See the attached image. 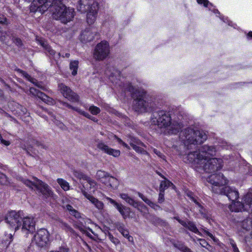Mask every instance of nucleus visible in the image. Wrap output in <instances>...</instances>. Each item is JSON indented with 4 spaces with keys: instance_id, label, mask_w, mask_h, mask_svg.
<instances>
[{
    "instance_id": "bf43d9fd",
    "label": "nucleus",
    "mask_w": 252,
    "mask_h": 252,
    "mask_svg": "<svg viewBox=\"0 0 252 252\" xmlns=\"http://www.w3.org/2000/svg\"><path fill=\"white\" fill-rule=\"evenodd\" d=\"M200 241V244L202 247L204 248H207V246L208 245V243L204 239H199Z\"/></svg>"
},
{
    "instance_id": "de8ad7c7",
    "label": "nucleus",
    "mask_w": 252,
    "mask_h": 252,
    "mask_svg": "<svg viewBox=\"0 0 252 252\" xmlns=\"http://www.w3.org/2000/svg\"><path fill=\"white\" fill-rule=\"evenodd\" d=\"M108 237L109 240L114 243L115 245H117L120 243V241L118 239L114 237L111 233H109L108 234Z\"/></svg>"
},
{
    "instance_id": "c85d7f7f",
    "label": "nucleus",
    "mask_w": 252,
    "mask_h": 252,
    "mask_svg": "<svg viewBox=\"0 0 252 252\" xmlns=\"http://www.w3.org/2000/svg\"><path fill=\"white\" fill-rule=\"evenodd\" d=\"M106 182L104 184L108 187L111 189H116L119 185V182L118 180L113 176H109L108 179L106 180Z\"/></svg>"
},
{
    "instance_id": "ea45409f",
    "label": "nucleus",
    "mask_w": 252,
    "mask_h": 252,
    "mask_svg": "<svg viewBox=\"0 0 252 252\" xmlns=\"http://www.w3.org/2000/svg\"><path fill=\"white\" fill-rule=\"evenodd\" d=\"M139 146H144V144L143 145H134L132 143H131V146L132 147V148L137 153H140L141 154L143 155H148V152L142 148L140 147Z\"/></svg>"
},
{
    "instance_id": "79ce46f5",
    "label": "nucleus",
    "mask_w": 252,
    "mask_h": 252,
    "mask_svg": "<svg viewBox=\"0 0 252 252\" xmlns=\"http://www.w3.org/2000/svg\"><path fill=\"white\" fill-rule=\"evenodd\" d=\"M73 175L75 177L77 178L78 179L82 180V182H84L86 179H88V177L87 175L84 174L82 172L75 170L73 171Z\"/></svg>"
},
{
    "instance_id": "37998d69",
    "label": "nucleus",
    "mask_w": 252,
    "mask_h": 252,
    "mask_svg": "<svg viewBox=\"0 0 252 252\" xmlns=\"http://www.w3.org/2000/svg\"><path fill=\"white\" fill-rule=\"evenodd\" d=\"M89 111L91 112L92 114L94 115H96L100 113V109L99 108L95 106L91 105L89 108Z\"/></svg>"
},
{
    "instance_id": "3c124183",
    "label": "nucleus",
    "mask_w": 252,
    "mask_h": 252,
    "mask_svg": "<svg viewBox=\"0 0 252 252\" xmlns=\"http://www.w3.org/2000/svg\"><path fill=\"white\" fill-rule=\"evenodd\" d=\"M6 33L1 32L0 30V41L6 43Z\"/></svg>"
},
{
    "instance_id": "b1692460",
    "label": "nucleus",
    "mask_w": 252,
    "mask_h": 252,
    "mask_svg": "<svg viewBox=\"0 0 252 252\" xmlns=\"http://www.w3.org/2000/svg\"><path fill=\"white\" fill-rule=\"evenodd\" d=\"M188 196L190 198V199L193 201L197 205V208L198 209L199 212L201 214L202 217L206 219H208L210 217L208 214L206 213V210L203 208V207L201 205V204L197 201V199L193 196V195L191 192H189L188 194Z\"/></svg>"
},
{
    "instance_id": "09e8293b",
    "label": "nucleus",
    "mask_w": 252,
    "mask_h": 252,
    "mask_svg": "<svg viewBox=\"0 0 252 252\" xmlns=\"http://www.w3.org/2000/svg\"><path fill=\"white\" fill-rule=\"evenodd\" d=\"M47 112L48 113V114L51 116V117L52 118V120L53 121H54V123L58 125L60 127H62L63 125L62 123H60L59 122H58V121H57L56 119H55V116L54 115V114H53L52 112H50V111H47Z\"/></svg>"
},
{
    "instance_id": "c756f323",
    "label": "nucleus",
    "mask_w": 252,
    "mask_h": 252,
    "mask_svg": "<svg viewBox=\"0 0 252 252\" xmlns=\"http://www.w3.org/2000/svg\"><path fill=\"white\" fill-rule=\"evenodd\" d=\"M110 176V174L101 170H98L96 173L95 178L97 180H99L102 183L106 182V180L108 179Z\"/></svg>"
},
{
    "instance_id": "aec40b11",
    "label": "nucleus",
    "mask_w": 252,
    "mask_h": 252,
    "mask_svg": "<svg viewBox=\"0 0 252 252\" xmlns=\"http://www.w3.org/2000/svg\"><path fill=\"white\" fill-rule=\"evenodd\" d=\"M94 29L93 27L86 28L80 34V39L82 42H88L93 40L95 35Z\"/></svg>"
},
{
    "instance_id": "7ed1b4c3",
    "label": "nucleus",
    "mask_w": 252,
    "mask_h": 252,
    "mask_svg": "<svg viewBox=\"0 0 252 252\" xmlns=\"http://www.w3.org/2000/svg\"><path fill=\"white\" fill-rule=\"evenodd\" d=\"M179 138L187 149H190L192 148V146L202 143L207 139V136L203 130H195L191 128H188L181 131Z\"/></svg>"
},
{
    "instance_id": "0eeeda50",
    "label": "nucleus",
    "mask_w": 252,
    "mask_h": 252,
    "mask_svg": "<svg viewBox=\"0 0 252 252\" xmlns=\"http://www.w3.org/2000/svg\"><path fill=\"white\" fill-rule=\"evenodd\" d=\"M243 202L240 201L232 202L229 205V209L232 212H242L243 211L252 212V196L251 193L247 194L243 197Z\"/></svg>"
},
{
    "instance_id": "a18cd8bd",
    "label": "nucleus",
    "mask_w": 252,
    "mask_h": 252,
    "mask_svg": "<svg viewBox=\"0 0 252 252\" xmlns=\"http://www.w3.org/2000/svg\"><path fill=\"white\" fill-rule=\"evenodd\" d=\"M128 141L130 146H131V143H132L134 145H143V143L142 142H141L138 139L134 138V137H129L128 140Z\"/></svg>"
},
{
    "instance_id": "4468645a",
    "label": "nucleus",
    "mask_w": 252,
    "mask_h": 252,
    "mask_svg": "<svg viewBox=\"0 0 252 252\" xmlns=\"http://www.w3.org/2000/svg\"><path fill=\"white\" fill-rule=\"evenodd\" d=\"M59 89L63 96L69 101L73 102H77L79 101V96L76 94L72 92L67 86L63 84H59Z\"/></svg>"
},
{
    "instance_id": "c9c22d12",
    "label": "nucleus",
    "mask_w": 252,
    "mask_h": 252,
    "mask_svg": "<svg viewBox=\"0 0 252 252\" xmlns=\"http://www.w3.org/2000/svg\"><path fill=\"white\" fill-rule=\"evenodd\" d=\"M174 246L183 252H193L189 248L181 242L174 244Z\"/></svg>"
},
{
    "instance_id": "9d476101",
    "label": "nucleus",
    "mask_w": 252,
    "mask_h": 252,
    "mask_svg": "<svg viewBox=\"0 0 252 252\" xmlns=\"http://www.w3.org/2000/svg\"><path fill=\"white\" fill-rule=\"evenodd\" d=\"M207 180L213 186L212 190L215 193L216 189H221L227 183V180L224 177L223 174L220 173L211 175L207 178Z\"/></svg>"
},
{
    "instance_id": "4d7b16f0",
    "label": "nucleus",
    "mask_w": 252,
    "mask_h": 252,
    "mask_svg": "<svg viewBox=\"0 0 252 252\" xmlns=\"http://www.w3.org/2000/svg\"><path fill=\"white\" fill-rule=\"evenodd\" d=\"M153 152L159 157L164 159L165 156L160 152H159V151L157 150L156 149H154Z\"/></svg>"
},
{
    "instance_id": "4c0bfd02",
    "label": "nucleus",
    "mask_w": 252,
    "mask_h": 252,
    "mask_svg": "<svg viewBox=\"0 0 252 252\" xmlns=\"http://www.w3.org/2000/svg\"><path fill=\"white\" fill-rule=\"evenodd\" d=\"M252 221L251 218H248L242 222V227L247 230L252 229Z\"/></svg>"
},
{
    "instance_id": "774afa93",
    "label": "nucleus",
    "mask_w": 252,
    "mask_h": 252,
    "mask_svg": "<svg viewBox=\"0 0 252 252\" xmlns=\"http://www.w3.org/2000/svg\"><path fill=\"white\" fill-rule=\"evenodd\" d=\"M205 248L210 252H213V247L209 244L207 246V248Z\"/></svg>"
},
{
    "instance_id": "473e14b6",
    "label": "nucleus",
    "mask_w": 252,
    "mask_h": 252,
    "mask_svg": "<svg viewBox=\"0 0 252 252\" xmlns=\"http://www.w3.org/2000/svg\"><path fill=\"white\" fill-rule=\"evenodd\" d=\"M38 42L39 44L45 49L46 52H48L50 55L52 56L55 55V51L51 48L50 46H49L48 43L46 41L41 39L38 40Z\"/></svg>"
},
{
    "instance_id": "c03bdc74",
    "label": "nucleus",
    "mask_w": 252,
    "mask_h": 252,
    "mask_svg": "<svg viewBox=\"0 0 252 252\" xmlns=\"http://www.w3.org/2000/svg\"><path fill=\"white\" fill-rule=\"evenodd\" d=\"M0 184L3 185H7L9 181L6 175L0 172Z\"/></svg>"
},
{
    "instance_id": "338daca9",
    "label": "nucleus",
    "mask_w": 252,
    "mask_h": 252,
    "mask_svg": "<svg viewBox=\"0 0 252 252\" xmlns=\"http://www.w3.org/2000/svg\"><path fill=\"white\" fill-rule=\"evenodd\" d=\"M204 232L205 233V234L208 236L209 237H210L211 238H212V239H213L214 240H215V238L214 237V236L212 234H211V233H210L208 231L206 230H204Z\"/></svg>"
},
{
    "instance_id": "6e6552de",
    "label": "nucleus",
    "mask_w": 252,
    "mask_h": 252,
    "mask_svg": "<svg viewBox=\"0 0 252 252\" xmlns=\"http://www.w3.org/2000/svg\"><path fill=\"white\" fill-rule=\"evenodd\" d=\"M212 156H209L206 160L199 166L204 171L208 173H214L220 169L222 167V160L220 158H211Z\"/></svg>"
},
{
    "instance_id": "052dcab7",
    "label": "nucleus",
    "mask_w": 252,
    "mask_h": 252,
    "mask_svg": "<svg viewBox=\"0 0 252 252\" xmlns=\"http://www.w3.org/2000/svg\"><path fill=\"white\" fill-rule=\"evenodd\" d=\"M34 82H35V83H32L34 85H35V86H36L37 87H38L43 90H44V87L43 86H42L41 83L38 82L35 79H34Z\"/></svg>"
},
{
    "instance_id": "a878e982",
    "label": "nucleus",
    "mask_w": 252,
    "mask_h": 252,
    "mask_svg": "<svg viewBox=\"0 0 252 252\" xmlns=\"http://www.w3.org/2000/svg\"><path fill=\"white\" fill-rule=\"evenodd\" d=\"M60 102L63 106L67 107L68 108L72 109L76 111V112H77L79 114L85 116V117H86L89 119H92V117L88 113L85 112L84 111H83L78 108L73 107L71 105H70L69 104H68L66 102H64L63 101H60Z\"/></svg>"
},
{
    "instance_id": "412c9836",
    "label": "nucleus",
    "mask_w": 252,
    "mask_h": 252,
    "mask_svg": "<svg viewBox=\"0 0 252 252\" xmlns=\"http://www.w3.org/2000/svg\"><path fill=\"white\" fill-rule=\"evenodd\" d=\"M97 147L104 153L114 157H118L120 155L121 153L119 150L113 149L102 142H99Z\"/></svg>"
},
{
    "instance_id": "9b49d317",
    "label": "nucleus",
    "mask_w": 252,
    "mask_h": 252,
    "mask_svg": "<svg viewBox=\"0 0 252 252\" xmlns=\"http://www.w3.org/2000/svg\"><path fill=\"white\" fill-rule=\"evenodd\" d=\"M55 0H33L30 6L32 12L39 11L43 13L51 6H53Z\"/></svg>"
},
{
    "instance_id": "f3484780",
    "label": "nucleus",
    "mask_w": 252,
    "mask_h": 252,
    "mask_svg": "<svg viewBox=\"0 0 252 252\" xmlns=\"http://www.w3.org/2000/svg\"><path fill=\"white\" fill-rule=\"evenodd\" d=\"M22 220L23 224L21 229L23 232H32L35 230V221L33 218L24 216Z\"/></svg>"
},
{
    "instance_id": "864d4df0",
    "label": "nucleus",
    "mask_w": 252,
    "mask_h": 252,
    "mask_svg": "<svg viewBox=\"0 0 252 252\" xmlns=\"http://www.w3.org/2000/svg\"><path fill=\"white\" fill-rule=\"evenodd\" d=\"M160 192L158 195V202L161 203L164 201V191L159 190Z\"/></svg>"
},
{
    "instance_id": "58836bf2",
    "label": "nucleus",
    "mask_w": 252,
    "mask_h": 252,
    "mask_svg": "<svg viewBox=\"0 0 252 252\" xmlns=\"http://www.w3.org/2000/svg\"><path fill=\"white\" fill-rule=\"evenodd\" d=\"M79 62L77 61H71L70 63V69L72 70V74L74 76L77 74Z\"/></svg>"
},
{
    "instance_id": "f704fd0d",
    "label": "nucleus",
    "mask_w": 252,
    "mask_h": 252,
    "mask_svg": "<svg viewBox=\"0 0 252 252\" xmlns=\"http://www.w3.org/2000/svg\"><path fill=\"white\" fill-rule=\"evenodd\" d=\"M58 184L61 186V188L64 191H67L70 189L69 183L65 180L62 178H58L57 180Z\"/></svg>"
},
{
    "instance_id": "20e7f679",
    "label": "nucleus",
    "mask_w": 252,
    "mask_h": 252,
    "mask_svg": "<svg viewBox=\"0 0 252 252\" xmlns=\"http://www.w3.org/2000/svg\"><path fill=\"white\" fill-rule=\"evenodd\" d=\"M126 89L131 93L134 99L133 107L136 111L145 112L150 109V105L145 99L146 92L142 89H136L129 84Z\"/></svg>"
},
{
    "instance_id": "39448f33",
    "label": "nucleus",
    "mask_w": 252,
    "mask_h": 252,
    "mask_svg": "<svg viewBox=\"0 0 252 252\" xmlns=\"http://www.w3.org/2000/svg\"><path fill=\"white\" fill-rule=\"evenodd\" d=\"M65 0H55L53 5V17L63 23L71 21L74 16L73 8L66 7L63 3Z\"/></svg>"
},
{
    "instance_id": "7c9ffc66",
    "label": "nucleus",
    "mask_w": 252,
    "mask_h": 252,
    "mask_svg": "<svg viewBox=\"0 0 252 252\" xmlns=\"http://www.w3.org/2000/svg\"><path fill=\"white\" fill-rule=\"evenodd\" d=\"M120 197L125 200L128 204L134 208H138L139 206V203L135 201L133 199L131 198L126 193H121L120 194Z\"/></svg>"
},
{
    "instance_id": "2f4dec72",
    "label": "nucleus",
    "mask_w": 252,
    "mask_h": 252,
    "mask_svg": "<svg viewBox=\"0 0 252 252\" xmlns=\"http://www.w3.org/2000/svg\"><path fill=\"white\" fill-rule=\"evenodd\" d=\"M138 195L146 204H147L154 210H158L160 209V207L159 205L151 201L150 199H149L146 196H145L143 194L138 192Z\"/></svg>"
},
{
    "instance_id": "5fc2aeb1",
    "label": "nucleus",
    "mask_w": 252,
    "mask_h": 252,
    "mask_svg": "<svg viewBox=\"0 0 252 252\" xmlns=\"http://www.w3.org/2000/svg\"><path fill=\"white\" fill-rule=\"evenodd\" d=\"M13 42L18 46L21 47L23 45L22 41L21 39L14 38L13 39Z\"/></svg>"
},
{
    "instance_id": "603ef678",
    "label": "nucleus",
    "mask_w": 252,
    "mask_h": 252,
    "mask_svg": "<svg viewBox=\"0 0 252 252\" xmlns=\"http://www.w3.org/2000/svg\"><path fill=\"white\" fill-rule=\"evenodd\" d=\"M69 250L67 248L64 247H61L58 250L51 251L50 252H68Z\"/></svg>"
},
{
    "instance_id": "13d9d810",
    "label": "nucleus",
    "mask_w": 252,
    "mask_h": 252,
    "mask_svg": "<svg viewBox=\"0 0 252 252\" xmlns=\"http://www.w3.org/2000/svg\"><path fill=\"white\" fill-rule=\"evenodd\" d=\"M197 1L198 4H203L204 6L205 7H207L208 4H209V2L208 0H197Z\"/></svg>"
},
{
    "instance_id": "f257e3e1",
    "label": "nucleus",
    "mask_w": 252,
    "mask_h": 252,
    "mask_svg": "<svg viewBox=\"0 0 252 252\" xmlns=\"http://www.w3.org/2000/svg\"><path fill=\"white\" fill-rule=\"evenodd\" d=\"M152 124L160 128H165V132L168 134H176L181 128L180 124L176 122H171V117L167 112L160 110L154 112L151 118Z\"/></svg>"
},
{
    "instance_id": "1a4fd4ad",
    "label": "nucleus",
    "mask_w": 252,
    "mask_h": 252,
    "mask_svg": "<svg viewBox=\"0 0 252 252\" xmlns=\"http://www.w3.org/2000/svg\"><path fill=\"white\" fill-rule=\"evenodd\" d=\"M23 211L16 212L11 211L8 212L5 216L6 222L12 227L15 228V230L19 229L21 226V220L24 217Z\"/></svg>"
},
{
    "instance_id": "69168bd1",
    "label": "nucleus",
    "mask_w": 252,
    "mask_h": 252,
    "mask_svg": "<svg viewBox=\"0 0 252 252\" xmlns=\"http://www.w3.org/2000/svg\"><path fill=\"white\" fill-rule=\"evenodd\" d=\"M229 243L230 244V245L231 246L232 249L237 246L234 241L231 239H230L229 240Z\"/></svg>"
},
{
    "instance_id": "6e6d98bb",
    "label": "nucleus",
    "mask_w": 252,
    "mask_h": 252,
    "mask_svg": "<svg viewBox=\"0 0 252 252\" xmlns=\"http://www.w3.org/2000/svg\"><path fill=\"white\" fill-rule=\"evenodd\" d=\"M63 228L67 231H69L70 232H73V229L70 227L67 224L64 223H63Z\"/></svg>"
},
{
    "instance_id": "5701e85b",
    "label": "nucleus",
    "mask_w": 252,
    "mask_h": 252,
    "mask_svg": "<svg viewBox=\"0 0 252 252\" xmlns=\"http://www.w3.org/2000/svg\"><path fill=\"white\" fill-rule=\"evenodd\" d=\"M83 194L98 210H101L104 208V204L91 194L88 193L84 189H81Z\"/></svg>"
},
{
    "instance_id": "a19ab883",
    "label": "nucleus",
    "mask_w": 252,
    "mask_h": 252,
    "mask_svg": "<svg viewBox=\"0 0 252 252\" xmlns=\"http://www.w3.org/2000/svg\"><path fill=\"white\" fill-rule=\"evenodd\" d=\"M66 208V209L69 211L70 214L74 216L76 218H79L81 217L80 214L77 211L74 209L71 205H67Z\"/></svg>"
},
{
    "instance_id": "e433bc0d",
    "label": "nucleus",
    "mask_w": 252,
    "mask_h": 252,
    "mask_svg": "<svg viewBox=\"0 0 252 252\" xmlns=\"http://www.w3.org/2000/svg\"><path fill=\"white\" fill-rule=\"evenodd\" d=\"M173 186L174 187L173 184L170 182L169 180H167L166 178L164 181H162L160 182V186H159V190L164 191L167 188Z\"/></svg>"
},
{
    "instance_id": "4be33fe9",
    "label": "nucleus",
    "mask_w": 252,
    "mask_h": 252,
    "mask_svg": "<svg viewBox=\"0 0 252 252\" xmlns=\"http://www.w3.org/2000/svg\"><path fill=\"white\" fill-rule=\"evenodd\" d=\"M94 3H98L94 0H79L77 9L81 12H86L93 7Z\"/></svg>"
},
{
    "instance_id": "bb28decb",
    "label": "nucleus",
    "mask_w": 252,
    "mask_h": 252,
    "mask_svg": "<svg viewBox=\"0 0 252 252\" xmlns=\"http://www.w3.org/2000/svg\"><path fill=\"white\" fill-rule=\"evenodd\" d=\"M81 184L83 186L82 189H84L86 191V188H89L90 189H95L96 186V183L93 180L91 179L89 177H88V179L83 182H81Z\"/></svg>"
},
{
    "instance_id": "cd10ccee",
    "label": "nucleus",
    "mask_w": 252,
    "mask_h": 252,
    "mask_svg": "<svg viewBox=\"0 0 252 252\" xmlns=\"http://www.w3.org/2000/svg\"><path fill=\"white\" fill-rule=\"evenodd\" d=\"M149 221L155 225L166 226L167 223L161 219L154 215H150V218L148 219Z\"/></svg>"
},
{
    "instance_id": "72a5a7b5",
    "label": "nucleus",
    "mask_w": 252,
    "mask_h": 252,
    "mask_svg": "<svg viewBox=\"0 0 252 252\" xmlns=\"http://www.w3.org/2000/svg\"><path fill=\"white\" fill-rule=\"evenodd\" d=\"M184 226L188 228L190 231L201 236V233L199 231L198 229L196 226V225L193 222L188 221V222H186V225Z\"/></svg>"
},
{
    "instance_id": "f03ea898",
    "label": "nucleus",
    "mask_w": 252,
    "mask_h": 252,
    "mask_svg": "<svg viewBox=\"0 0 252 252\" xmlns=\"http://www.w3.org/2000/svg\"><path fill=\"white\" fill-rule=\"evenodd\" d=\"M216 154V148L208 145L203 146L198 151L189 152L184 157L185 162L192 163L196 167L202 166L210 156H214Z\"/></svg>"
},
{
    "instance_id": "a211bd4d",
    "label": "nucleus",
    "mask_w": 252,
    "mask_h": 252,
    "mask_svg": "<svg viewBox=\"0 0 252 252\" xmlns=\"http://www.w3.org/2000/svg\"><path fill=\"white\" fill-rule=\"evenodd\" d=\"M99 10L98 3H94L93 7L90 10H87L86 20L89 25L93 24L96 20L97 12Z\"/></svg>"
},
{
    "instance_id": "dca6fc26",
    "label": "nucleus",
    "mask_w": 252,
    "mask_h": 252,
    "mask_svg": "<svg viewBox=\"0 0 252 252\" xmlns=\"http://www.w3.org/2000/svg\"><path fill=\"white\" fill-rule=\"evenodd\" d=\"M30 94L34 96H37L45 103L53 105L55 103V100L51 97H49L44 93L37 90L34 88L31 87L29 90Z\"/></svg>"
},
{
    "instance_id": "2eb2a0df",
    "label": "nucleus",
    "mask_w": 252,
    "mask_h": 252,
    "mask_svg": "<svg viewBox=\"0 0 252 252\" xmlns=\"http://www.w3.org/2000/svg\"><path fill=\"white\" fill-rule=\"evenodd\" d=\"M215 191L216 193L225 195L232 202L235 201L239 197L238 192L228 186L223 187L221 189H216Z\"/></svg>"
},
{
    "instance_id": "680f3d73",
    "label": "nucleus",
    "mask_w": 252,
    "mask_h": 252,
    "mask_svg": "<svg viewBox=\"0 0 252 252\" xmlns=\"http://www.w3.org/2000/svg\"><path fill=\"white\" fill-rule=\"evenodd\" d=\"M0 141L2 144H3L6 146H8L10 144V142L9 141H6L2 138V137L0 134Z\"/></svg>"
},
{
    "instance_id": "e2e57ef3",
    "label": "nucleus",
    "mask_w": 252,
    "mask_h": 252,
    "mask_svg": "<svg viewBox=\"0 0 252 252\" xmlns=\"http://www.w3.org/2000/svg\"><path fill=\"white\" fill-rule=\"evenodd\" d=\"M174 219H176L183 226L186 225V221L180 220L178 217H175Z\"/></svg>"
},
{
    "instance_id": "423d86ee",
    "label": "nucleus",
    "mask_w": 252,
    "mask_h": 252,
    "mask_svg": "<svg viewBox=\"0 0 252 252\" xmlns=\"http://www.w3.org/2000/svg\"><path fill=\"white\" fill-rule=\"evenodd\" d=\"M23 183L27 186L33 189L35 188L39 190L46 198H52L53 199L56 198V195L55 194L49 186L42 181L35 178L34 182H32L29 180H23Z\"/></svg>"
},
{
    "instance_id": "8fccbe9b",
    "label": "nucleus",
    "mask_w": 252,
    "mask_h": 252,
    "mask_svg": "<svg viewBox=\"0 0 252 252\" xmlns=\"http://www.w3.org/2000/svg\"><path fill=\"white\" fill-rule=\"evenodd\" d=\"M115 138L117 140L118 143L120 144H122L124 147L126 148L127 149H130L129 146L125 142H124L122 139L116 136H114Z\"/></svg>"
},
{
    "instance_id": "f8f14e48",
    "label": "nucleus",
    "mask_w": 252,
    "mask_h": 252,
    "mask_svg": "<svg viewBox=\"0 0 252 252\" xmlns=\"http://www.w3.org/2000/svg\"><path fill=\"white\" fill-rule=\"evenodd\" d=\"M109 45L107 42L103 41L97 44L94 52V58L97 61H102L109 54Z\"/></svg>"
},
{
    "instance_id": "393cba45",
    "label": "nucleus",
    "mask_w": 252,
    "mask_h": 252,
    "mask_svg": "<svg viewBox=\"0 0 252 252\" xmlns=\"http://www.w3.org/2000/svg\"><path fill=\"white\" fill-rule=\"evenodd\" d=\"M116 228L123 235L124 237L127 238L129 242H133V237L129 235L128 230L126 228L124 224L121 223L116 224Z\"/></svg>"
},
{
    "instance_id": "6ab92c4d",
    "label": "nucleus",
    "mask_w": 252,
    "mask_h": 252,
    "mask_svg": "<svg viewBox=\"0 0 252 252\" xmlns=\"http://www.w3.org/2000/svg\"><path fill=\"white\" fill-rule=\"evenodd\" d=\"M106 199L112 204H113L119 211L124 219L128 217L130 215V209L126 207L122 204H119L112 198L106 197Z\"/></svg>"
},
{
    "instance_id": "0e129e2a",
    "label": "nucleus",
    "mask_w": 252,
    "mask_h": 252,
    "mask_svg": "<svg viewBox=\"0 0 252 252\" xmlns=\"http://www.w3.org/2000/svg\"><path fill=\"white\" fill-rule=\"evenodd\" d=\"M6 21V19L5 17L3 15H0V23H5Z\"/></svg>"
},
{
    "instance_id": "ddd939ff",
    "label": "nucleus",
    "mask_w": 252,
    "mask_h": 252,
    "mask_svg": "<svg viewBox=\"0 0 252 252\" xmlns=\"http://www.w3.org/2000/svg\"><path fill=\"white\" fill-rule=\"evenodd\" d=\"M49 233L45 229H41L34 235L32 243L39 247L45 246L49 239Z\"/></svg>"
},
{
    "instance_id": "49530a36",
    "label": "nucleus",
    "mask_w": 252,
    "mask_h": 252,
    "mask_svg": "<svg viewBox=\"0 0 252 252\" xmlns=\"http://www.w3.org/2000/svg\"><path fill=\"white\" fill-rule=\"evenodd\" d=\"M20 73L22 74V75L27 79L28 81L31 82V83H35L34 78L32 77L30 75H29L27 72L24 71L20 70Z\"/></svg>"
}]
</instances>
